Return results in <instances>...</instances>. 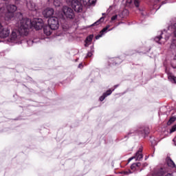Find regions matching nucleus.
<instances>
[{
  "label": "nucleus",
  "mask_w": 176,
  "mask_h": 176,
  "mask_svg": "<svg viewBox=\"0 0 176 176\" xmlns=\"http://www.w3.org/2000/svg\"><path fill=\"white\" fill-rule=\"evenodd\" d=\"M104 94H106V96L108 97V96H111V94H112V91H111V89L107 90L106 93H104Z\"/></svg>",
  "instance_id": "393cba45"
},
{
  "label": "nucleus",
  "mask_w": 176,
  "mask_h": 176,
  "mask_svg": "<svg viewBox=\"0 0 176 176\" xmlns=\"http://www.w3.org/2000/svg\"><path fill=\"white\" fill-rule=\"evenodd\" d=\"M141 15H142V16H145V13H144V12H141Z\"/></svg>",
  "instance_id": "473e14b6"
},
{
  "label": "nucleus",
  "mask_w": 176,
  "mask_h": 176,
  "mask_svg": "<svg viewBox=\"0 0 176 176\" xmlns=\"http://www.w3.org/2000/svg\"><path fill=\"white\" fill-rule=\"evenodd\" d=\"M84 6H91V5H94L96 3V0H80Z\"/></svg>",
  "instance_id": "1a4fd4ad"
},
{
  "label": "nucleus",
  "mask_w": 176,
  "mask_h": 176,
  "mask_svg": "<svg viewBox=\"0 0 176 176\" xmlns=\"http://www.w3.org/2000/svg\"><path fill=\"white\" fill-rule=\"evenodd\" d=\"M135 164H133L131 166V170H134L135 168Z\"/></svg>",
  "instance_id": "bb28decb"
},
{
  "label": "nucleus",
  "mask_w": 176,
  "mask_h": 176,
  "mask_svg": "<svg viewBox=\"0 0 176 176\" xmlns=\"http://www.w3.org/2000/svg\"><path fill=\"white\" fill-rule=\"evenodd\" d=\"M144 133H145V131L143 130L140 131V134H144Z\"/></svg>",
  "instance_id": "2f4dec72"
},
{
  "label": "nucleus",
  "mask_w": 176,
  "mask_h": 176,
  "mask_svg": "<svg viewBox=\"0 0 176 176\" xmlns=\"http://www.w3.org/2000/svg\"><path fill=\"white\" fill-rule=\"evenodd\" d=\"M162 39H163V36H159L155 37L154 38V41H155V42H157V43H160L162 45V43H164V42L162 41Z\"/></svg>",
  "instance_id": "2eb2a0df"
},
{
  "label": "nucleus",
  "mask_w": 176,
  "mask_h": 176,
  "mask_svg": "<svg viewBox=\"0 0 176 176\" xmlns=\"http://www.w3.org/2000/svg\"><path fill=\"white\" fill-rule=\"evenodd\" d=\"M44 34H45L47 36L52 35V29H50V26L44 28Z\"/></svg>",
  "instance_id": "4468645a"
},
{
  "label": "nucleus",
  "mask_w": 176,
  "mask_h": 176,
  "mask_svg": "<svg viewBox=\"0 0 176 176\" xmlns=\"http://www.w3.org/2000/svg\"><path fill=\"white\" fill-rule=\"evenodd\" d=\"M66 1L67 2L68 1H67V0H66Z\"/></svg>",
  "instance_id": "58836bf2"
},
{
  "label": "nucleus",
  "mask_w": 176,
  "mask_h": 176,
  "mask_svg": "<svg viewBox=\"0 0 176 176\" xmlns=\"http://www.w3.org/2000/svg\"><path fill=\"white\" fill-rule=\"evenodd\" d=\"M80 67H82V63H80V64L78 65V68H80Z\"/></svg>",
  "instance_id": "72a5a7b5"
},
{
  "label": "nucleus",
  "mask_w": 176,
  "mask_h": 176,
  "mask_svg": "<svg viewBox=\"0 0 176 176\" xmlns=\"http://www.w3.org/2000/svg\"><path fill=\"white\" fill-rule=\"evenodd\" d=\"M87 56V57H91V56H93V53L88 52Z\"/></svg>",
  "instance_id": "cd10ccee"
},
{
  "label": "nucleus",
  "mask_w": 176,
  "mask_h": 176,
  "mask_svg": "<svg viewBox=\"0 0 176 176\" xmlns=\"http://www.w3.org/2000/svg\"><path fill=\"white\" fill-rule=\"evenodd\" d=\"M174 131H176V125L172 126V128L170 130V134H172V133H174Z\"/></svg>",
  "instance_id": "b1692460"
},
{
  "label": "nucleus",
  "mask_w": 176,
  "mask_h": 176,
  "mask_svg": "<svg viewBox=\"0 0 176 176\" xmlns=\"http://www.w3.org/2000/svg\"><path fill=\"white\" fill-rule=\"evenodd\" d=\"M105 13H102V16H104Z\"/></svg>",
  "instance_id": "e433bc0d"
},
{
  "label": "nucleus",
  "mask_w": 176,
  "mask_h": 176,
  "mask_svg": "<svg viewBox=\"0 0 176 176\" xmlns=\"http://www.w3.org/2000/svg\"><path fill=\"white\" fill-rule=\"evenodd\" d=\"M91 41H93V35H90L89 36L87 37L86 40H85V42H86V44H85V46H88V43L91 42Z\"/></svg>",
  "instance_id": "dca6fc26"
},
{
  "label": "nucleus",
  "mask_w": 176,
  "mask_h": 176,
  "mask_svg": "<svg viewBox=\"0 0 176 176\" xmlns=\"http://www.w3.org/2000/svg\"><path fill=\"white\" fill-rule=\"evenodd\" d=\"M54 5L56 7L61 6V0H54Z\"/></svg>",
  "instance_id": "6ab92c4d"
},
{
  "label": "nucleus",
  "mask_w": 176,
  "mask_h": 176,
  "mask_svg": "<svg viewBox=\"0 0 176 176\" xmlns=\"http://www.w3.org/2000/svg\"><path fill=\"white\" fill-rule=\"evenodd\" d=\"M133 159H135V157L133 156V157L129 158V162H131V160H133Z\"/></svg>",
  "instance_id": "7c9ffc66"
},
{
  "label": "nucleus",
  "mask_w": 176,
  "mask_h": 176,
  "mask_svg": "<svg viewBox=\"0 0 176 176\" xmlns=\"http://www.w3.org/2000/svg\"><path fill=\"white\" fill-rule=\"evenodd\" d=\"M27 7L29 10H36V6L35 5V3L31 1L27 3Z\"/></svg>",
  "instance_id": "9d476101"
},
{
  "label": "nucleus",
  "mask_w": 176,
  "mask_h": 176,
  "mask_svg": "<svg viewBox=\"0 0 176 176\" xmlns=\"http://www.w3.org/2000/svg\"><path fill=\"white\" fill-rule=\"evenodd\" d=\"M43 14L45 19H50L52 14H54V10L53 8H46L43 11Z\"/></svg>",
  "instance_id": "6e6552de"
},
{
  "label": "nucleus",
  "mask_w": 176,
  "mask_h": 176,
  "mask_svg": "<svg viewBox=\"0 0 176 176\" xmlns=\"http://www.w3.org/2000/svg\"><path fill=\"white\" fill-rule=\"evenodd\" d=\"M16 10L17 6L14 4L7 6L6 9H5V5L1 4V6H0V14H1V16L4 14L5 19L8 21L14 17V12Z\"/></svg>",
  "instance_id": "f03ea898"
},
{
  "label": "nucleus",
  "mask_w": 176,
  "mask_h": 176,
  "mask_svg": "<svg viewBox=\"0 0 176 176\" xmlns=\"http://www.w3.org/2000/svg\"><path fill=\"white\" fill-rule=\"evenodd\" d=\"M165 39H166V41H167V39H168V38H166Z\"/></svg>",
  "instance_id": "4c0bfd02"
},
{
  "label": "nucleus",
  "mask_w": 176,
  "mask_h": 176,
  "mask_svg": "<svg viewBox=\"0 0 176 176\" xmlns=\"http://www.w3.org/2000/svg\"><path fill=\"white\" fill-rule=\"evenodd\" d=\"M16 1H19V0H16Z\"/></svg>",
  "instance_id": "a19ab883"
},
{
  "label": "nucleus",
  "mask_w": 176,
  "mask_h": 176,
  "mask_svg": "<svg viewBox=\"0 0 176 176\" xmlns=\"http://www.w3.org/2000/svg\"><path fill=\"white\" fill-rule=\"evenodd\" d=\"M101 36H102V34H99L96 36V39H100V38H101Z\"/></svg>",
  "instance_id": "c85d7f7f"
},
{
  "label": "nucleus",
  "mask_w": 176,
  "mask_h": 176,
  "mask_svg": "<svg viewBox=\"0 0 176 176\" xmlns=\"http://www.w3.org/2000/svg\"><path fill=\"white\" fill-rule=\"evenodd\" d=\"M168 80H170V82H172V83H176V77L174 76H168Z\"/></svg>",
  "instance_id": "f3484780"
},
{
  "label": "nucleus",
  "mask_w": 176,
  "mask_h": 176,
  "mask_svg": "<svg viewBox=\"0 0 176 176\" xmlns=\"http://www.w3.org/2000/svg\"><path fill=\"white\" fill-rule=\"evenodd\" d=\"M20 21L16 23V29L12 30L10 35L11 42L17 43L21 39V35L27 36L28 35V31L31 28V20L28 18H23L20 16Z\"/></svg>",
  "instance_id": "f257e3e1"
},
{
  "label": "nucleus",
  "mask_w": 176,
  "mask_h": 176,
  "mask_svg": "<svg viewBox=\"0 0 176 176\" xmlns=\"http://www.w3.org/2000/svg\"><path fill=\"white\" fill-rule=\"evenodd\" d=\"M126 3L131 5V3H134L136 8L140 7V0H126Z\"/></svg>",
  "instance_id": "f8f14e48"
},
{
  "label": "nucleus",
  "mask_w": 176,
  "mask_h": 176,
  "mask_svg": "<svg viewBox=\"0 0 176 176\" xmlns=\"http://www.w3.org/2000/svg\"><path fill=\"white\" fill-rule=\"evenodd\" d=\"M0 30H2V25L0 23Z\"/></svg>",
  "instance_id": "f704fd0d"
},
{
  "label": "nucleus",
  "mask_w": 176,
  "mask_h": 176,
  "mask_svg": "<svg viewBox=\"0 0 176 176\" xmlns=\"http://www.w3.org/2000/svg\"><path fill=\"white\" fill-rule=\"evenodd\" d=\"M135 164L136 167H140L141 166V163H140V162H138V163H136Z\"/></svg>",
  "instance_id": "c756f323"
},
{
  "label": "nucleus",
  "mask_w": 176,
  "mask_h": 176,
  "mask_svg": "<svg viewBox=\"0 0 176 176\" xmlns=\"http://www.w3.org/2000/svg\"><path fill=\"white\" fill-rule=\"evenodd\" d=\"M167 164L169 167H171L172 168H174L175 167V164L174 163V161L171 160L170 158L167 159Z\"/></svg>",
  "instance_id": "ddd939ff"
},
{
  "label": "nucleus",
  "mask_w": 176,
  "mask_h": 176,
  "mask_svg": "<svg viewBox=\"0 0 176 176\" xmlns=\"http://www.w3.org/2000/svg\"><path fill=\"white\" fill-rule=\"evenodd\" d=\"M124 174H129V173L128 172H124Z\"/></svg>",
  "instance_id": "c9c22d12"
},
{
  "label": "nucleus",
  "mask_w": 176,
  "mask_h": 176,
  "mask_svg": "<svg viewBox=\"0 0 176 176\" xmlns=\"http://www.w3.org/2000/svg\"><path fill=\"white\" fill-rule=\"evenodd\" d=\"M100 21H104V17H101L98 21H97L96 22H95L92 26H94V25H98V24H100Z\"/></svg>",
  "instance_id": "aec40b11"
},
{
  "label": "nucleus",
  "mask_w": 176,
  "mask_h": 176,
  "mask_svg": "<svg viewBox=\"0 0 176 176\" xmlns=\"http://www.w3.org/2000/svg\"><path fill=\"white\" fill-rule=\"evenodd\" d=\"M3 1H6V0H3Z\"/></svg>",
  "instance_id": "ea45409f"
},
{
  "label": "nucleus",
  "mask_w": 176,
  "mask_h": 176,
  "mask_svg": "<svg viewBox=\"0 0 176 176\" xmlns=\"http://www.w3.org/2000/svg\"><path fill=\"white\" fill-rule=\"evenodd\" d=\"M175 120H176V118L175 117L170 118V120L167 122V125L168 126L171 125V124L174 123V122H175Z\"/></svg>",
  "instance_id": "a211bd4d"
},
{
  "label": "nucleus",
  "mask_w": 176,
  "mask_h": 176,
  "mask_svg": "<svg viewBox=\"0 0 176 176\" xmlns=\"http://www.w3.org/2000/svg\"><path fill=\"white\" fill-rule=\"evenodd\" d=\"M48 25L50 30H58V27H60V22L58 21V18L52 16L48 19Z\"/></svg>",
  "instance_id": "20e7f679"
},
{
  "label": "nucleus",
  "mask_w": 176,
  "mask_h": 176,
  "mask_svg": "<svg viewBox=\"0 0 176 176\" xmlns=\"http://www.w3.org/2000/svg\"><path fill=\"white\" fill-rule=\"evenodd\" d=\"M32 43H34V41L29 40L28 41V45H29V46H31V45H32Z\"/></svg>",
  "instance_id": "a878e982"
},
{
  "label": "nucleus",
  "mask_w": 176,
  "mask_h": 176,
  "mask_svg": "<svg viewBox=\"0 0 176 176\" xmlns=\"http://www.w3.org/2000/svg\"><path fill=\"white\" fill-rule=\"evenodd\" d=\"M67 3H70L72 8L74 9L75 12L78 13H80L83 10L82 2L79 1V0H67Z\"/></svg>",
  "instance_id": "7ed1b4c3"
},
{
  "label": "nucleus",
  "mask_w": 176,
  "mask_h": 176,
  "mask_svg": "<svg viewBox=\"0 0 176 176\" xmlns=\"http://www.w3.org/2000/svg\"><path fill=\"white\" fill-rule=\"evenodd\" d=\"M32 25L36 30H42L43 28V20L42 19H34L32 22L30 21V28Z\"/></svg>",
  "instance_id": "39448f33"
},
{
  "label": "nucleus",
  "mask_w": 176,
  "mask_h": 176,
  "mask_svg": "<svg viewBox=\"0 0 176 176\" xmlns=\"http://www.w3.org/2000/svg\"><path fill=\"white\" fill-rule=\"evenodd\" d=\"M107 96V94H103L102 96L100 97V101H104Z\"/></svg>",
  "instance_id": "5701e85b"
},
{
  "label": "nucleus",
  "mask_w": 176,
  "mask_h": 176,
  "mask_svg": "<svg viewBox=\"0 0 176 176\" xmlns=\"http://www.w3.org/2000/svg\"><path fill=\"white\" fill-rule=\"evenodd\" d=\"M10 35V29L8 27L2 28L0 31V38H8Z\"/></svg>",
  "instance_id": "0eeeda50"
},
{
  "label": "nucleus",
  "mask_w": 176,
  "mask_h": 176,
  "mask_svg": "<svg viewBox=\"0 0 176 176\" xmlns=\"http://www.w3.org/2000/svg\"><path fill=\"white\" fill-rule=\"evenodd\" d=\"M63 14H65V17L67 19H74V17H75L74 10L68 6H63Z\"/></svg>",
  "instance_id": "423d86ee"
},
{
  "label": "nucleus",
  "mask_w": 176,
  "mask_h": 176,
  "mask_svg": "<svg viewBox=\"0 0 176 176\" xmlns=\"http://www.w3.org/2000/svg\"><path fill=\"white\" fill-rule=\"evenodd\" d=\"M109 25H107L106 28H103L100 34H104V32H107V31L108 30V28H109Z\"/></svg>",
  "instance_id": "412c9836"
},
{
  "label": "nucleus",
  "mask_w": 176,
  "mask_h": 176,
  "mask_svg": "<svg viewBox=\"0 0 176 176\" xmlns=\"http://www.w3.org/2000/svg\"><path fill=\"white\" fill-rule=\"evenodd\" d=\"M119 16H120V15L116 14V15L113 16L111 18V21H114V20H118V17H119Z\"/></svg>",
  "instance_id": "4be33fe9"
},
{
  "label": "nucleus",
  "mask_w": 176,
  "mask_h": 176,
  "mask_svg": "<svg viewBox=\"0 0 176 176\" xmlns=\"http://www.w3.org/2000/svg\"><path fill=\"white\" fill-rule=\"evenodd\" d=\"M136 160H140L144 157V155H142V148H140L138 151L135 153V156Z\"/></svg>",
  "instance_id": "9b49d317"
}]
</instances>
